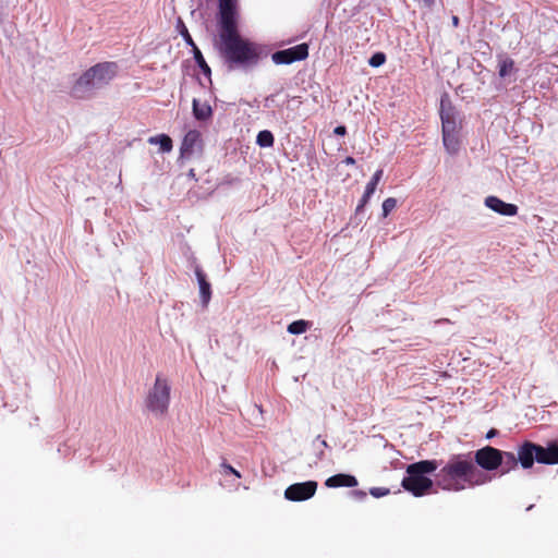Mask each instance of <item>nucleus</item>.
<instances>
[{"label":"nucleus","mask_w":558,"mask_h":558,"mask_svg":"<svg viewBox=\"0 0 558 558\" xmlns=\"http://www.w3.org/2000/svg\"><path fill=\"white\" fill-rule=\"evenodd\" d=\"M219 53L229 70H247L260 59V47L241 36L238 28L236 0H218Z\"/></svg>","instance_id":"obj_1"},{"label":"nucleus","mask_w":558,"mask_h":558,"mask_svg":"<svg viewBox=\"0 0 558 558\" xmlns=\"http://www.w3.org/2000/svg\"><path fill=\"white\" fill-rule=\"evenodd\" d=\"M490 478L478 470L469 454H454L436 474V484L444 490L460 492L484 485Z\"/></svg>","instance_id":"obj_2"},{"label":"nucleus","mask_w":558,"mask_h":558,"mask_svg":"<svg viewBox=\"0 0 558 558\" xmlns=\"http://www.w3.org/2000/svg\"><path fill=\"white\" fill-rule=\"evenodd\" d=\"M118 63L113 61H105L96 63L73 83L70 95L75 99H85L93 96L96 89H101L109 85L118 74Z\"/></svg>","instance_id":"obj_3"},{"label":"nucleus","mask_w":558,"mask_h":558,"mask_svg":"<svg viewBox=\"0 0 558 558\" xmlns=\"http://www.w3.org/2000/svg\"><path fill=\"white\" fill-rule=\"evenodd\" d=\"M436 460H422L408 465V476L402 480V487L415 497L426 495L433 487V481L425 474L433 473L437 470Z\"/></svg>","instance_id":"obj_4"},{"label":"nucleus","mask_w":558,"mask_h":558,"mask_svg":"<svg viewBox=\"0 0 558 558\" xmlns=\"http://www.w3.org/2000/svg\"><path fill=\"white\" fill-rule=\"evenodd\" d=\"M171 386L166 377L158 374L145 398V405L156 416H163L170 404Z\"/></svg>","instance_id":"obj_5"},{"label":"nucleus","mask_w":558,"mask_h":558,"mask_svg":"<svg viewBox=\"0 0 558 558\" xmlns=\"http://www.w3.org/2000/svg\"><path fill=\"white\" fill-rule=\"evenodd\" d=\"M501 450L492 446H485L474 453L475 465L486 471H495L502 463Z\"/></svg>","instance_id":"obj_6"},{"label":"nucleus","mask_w":558,"mask_h":558,"mask_svg":"<svg viewBox=\"0 0 558 558\" xmlns=\"http://www.w3.org/2000/svg\"><path fill=\"white\" fill-rule=\"evenodd\" d=\"M307 57L308 45L303 43L294 47L274 52L271 60L276 64H291L295 61L305 60Z\"/></svg>","instance_id":"obj_7"},{"label":"nucleus","mask_w":558,"mask_h":558,"mask_svg":"<svg viewBox=\"0 0 558 558\" xmlns=\"http://www.w3.org/2000/svg\"><path fill=\"white\" fill-rule=\"evenodd\" d=\"M317 486L315 481L292 484L286 488L284 498L290 501L307 500L315 495Z\"/></svg>","instance_id":"obj_8"},{"label":"nucleus","mask_w":558,"mask_h":558,"mask_svg":"<svg viewBox=\"0 0 558 558\" xmlns=\"http://www.w3.org/2000/svg\"><path fill=\"white\" fill-rule=\"evenodd\" d=\"M440 119L442 131H454L458 129L456 121V110L448 98H441Z\"/></svg>","instance_id":"obj_9"},{"label":"nucleus","mask_w":558,"mask_h":558,"mask_svg":"<svg viewBox=\"0 0 558 558\" xmlns=\"http://www.w3.org/2000/svg\"><path fill=\"white\" fill-rule=\"evenodd\" d=\"M535 450L536 444L529 440L519 446L517 456L523 469H531L534 465Z\"/></svg>","instance_id":"obj_10"},{"label":"nucleus","mask_w":558,"mask_h":558,"mask_svg":"<svg viewBox=\"0 0 558 558\" xmlns=\"http://www.w3.org/2000/svg\"><path fill=\"white\" fill-rule=\"evenodd\" d=\"M485 205L492 210L504 216H514L518 213V207L514 204L505 203L496 196L486 197Z\"/></svg>","instance_id":"obj_11"},{"label":"nucleus","mask_w":558,"mask_h":558,"mask_svg":"<svg viewBox=\"0 0 558 558\" xmlns=\"http://www.w3.org/2000/svg\"><path fill=\"white\" fill-rule=\"evenodd\" d=\"M201 133L197 130H190L183 137L181 144V155L190 156L194 153L195 148L201 146Z\"/></svg>","instance_id":"obj_12"},{"label":"nucleus","mask_w":558,"mask_h":558,"mask_svg":"<svg viewBox=\"0 0 558 558\" xmlns=\"http://www.w3.org/2000/svg\"><path fill=\"white\" fill-rule=\"evenodd\" d=\"M383 174H384V171L383 169H378L372 177L371 181L366 184V187H365V191H364V194L359 203V205L356 206V213H360L361 210H363V208L365 207V205L368 203L369 198L372 197V195L375 193L376 189H377V185L379 183V181L381 180L383 178Z\"/></svg>","instance_id":"obj_13"},{"label":"nucleus","mask_w":558,"mask_h":558,"mask_svg":"<svg viewBox=\"0 0 558 558\" xmlns=\"http://www.w3.org/2000/svg\"><path fill=\"white\" fill-rule=\"evenodd\" d=\"M195 276L199 286V294L202 299L203 306L206 307L211 298V288L210 283L206 279V275L202 270L201 267L195 268Z\"/></svg>","instance_id":"obj_14"},{"label":"nucleus","mask_w":558,"mask_h":558,"mask_svg":"<svg viewBox=\"0 0 558 558\" xmlns=\"http://www.w3.org/2000/svg\"><path fill=\"white\" fill-rule=\"evenodd\" d=\"M327 487H354L357 485V480L355 476L350 474H336L328 477L325 482Z\"/></svg>","instance_id":"obj_15"},{"label":"nucleus","mask_w":558,"mask_h":558,"mask_svg":"<svg viewBox=\"0 0 558 558\" xmlns=\"http://www.w3.org/2000/svg\"><path fill=\"white\" fill-rule=\"evenodd\" d=\"M442 142L447 151L451 155L459 150L458 129L454 131H442Z\"/></svg>","instance_id":"obj_16"},{"label":"nucleus","mask_w":558,"mask_h":558,"mask_svg":"<svg viewBox=\"0 0 558 558\" xmlns=\"http://www.w3.org/2000/svg\"><path fill=\"white\" fill-rule=\"evenodd\" d=\"M501 457L502 463L500 464V468L502 474L509 473L510 471L517 469L518 464H520L518 456H515L513 452L501 451Z\"/></svg>","instance_id":"obj_17"},{"label":"nucleus","mask_w":558,"mask_h":558,"mask_svg":"<svg viewBox=\"0 0 558 558\" xmlns=\"http://www.w3.org/2000/svg\"><path fill=\"white\" fill-rule=\"evenodd\" d=\"M193 114L199 121H206L213 114L211 107L207 104L201 105L196 99L193 100Z\"/></svg>","instance_id":"obj_18"},{"label":"nucleus","mask_w":558,"mask_h":558,"mask_svg":"<svg viewBox=\"0 0 558 558\" xmlns=\"http://www.w3.org/2000/svg\"><path fill=\"white\" fill-rule=\"evenodd\" d=\"M148 143L159 145L161 153H169L173 148L172 140L167 134H160L148 138Z\"/></svg>","instance_id":"obj_19"},{"label":"nucleus","mask_w":558,"mask_h":558,"mask_svg":"<svg viewBox=\"0 0 558 558\" xmlns=\"http://www.w3.org/2000/svg\"><path fill=\"white\" fill-rule=\"evenodd\" d=\"M514 72V61L507 56H499L498 58V74L500 77H506Z\"/></svg>","instance_id":"obj_20"},{"label":"nucleus","mask_w":558,"mask_h":558,"mask_svg":"<svg viewBox=\"0 0 558 558\" xmlns=\"http://www.w3.org/2000/svg\"><path fill=\"white\" fill-rule=\"evenodd\" d=\"M192 52H193V56H194V59H195V62L196 64L198 65V68L201 69L202 73L207 76V77H210L211 75V70L209 68V65L207 64L206 60L204 59L203 57V53L201 52V50L198 49L197 46H194L192 48Z\"/></svg>","instance_id":"obj_21"},{"label":"nucleus","mask_w":558,"mask_h":558,"mask_svg":"<svg viewBox=\"0 0 558 558\" xmlns=\"http://www.w3.org/2000/svg\"><path fill=\"white\" fill-rule=\"evenodd\" d=\"M179 34L183 37L186 45H189L191 48L196 46L195 41L193 40L187 27L185 26L183 20L181 17H178L177 25H175Z\"/></svg>","instance_id":"obj_22"},{"label":"nucleus","mask_w":558,"mask_h":558,"mask_svg":"<svg viewBox=\"0 0 558 558\" xmlns=\"http://www.w3.org/2000/svg\"><path fill=\"white\" fill-rule=\"evenodd\" d=\"M256 143L260 147H271L275 143L274 134L268 130L260 131L257 134Z\"/></svg>","instance_id":"obj_23"},{"label":"nucleus","mask_w":558,"mask_h":558,"mask_svg":"<svg viewBox=\"0 0 558 558\" xmlns=\"http://www.w3.org/2000/svg\"><path fill=\"white\" fill-rule=\"evenodd\" d=\"M307 327L308 323L303 319H300L291 323L288 326V331L292 335H301L307 330Z\"/></svg>","instance_id":"obj_24"},{"label":"nucleus","mask_w":558,"mask_h":558,"mask_svg":"<svg viewBox=\"0 0 558 558\" xmlns=\"http://www.w3.org/2000/svg\"><path fill=\"white\" fill-rule=\"evenodd\" d=\"M548 464H558V444H549L547 447Z\"/></svg>","instance_id":"obj_25"},{"label":"nucleus","mask_w":558,"mask_h":558,"mask_svg":"<svg viewBox=\"0 0 558 558\" xmlns=\"http://www.w3.org/2000/svg\"><path fill=\"white\" fill-rule=\"evenodd\" d=\"M535 461L543 464H548L547 447H543L536 444Z\"/></svg>","instance_id":"obj_26"},{"label":"nucleus","mask_w":558,"mask_h":558,"mask_svg":"<svg viewBox=\"0 0 558 558\" xmlns=\"http://www.w3.org/2000/svg\"><path fill=\"white\" fill-rule=\"evenodd\" d=\"M397 206V199L388 197L383 203V216L387 217Z\"/></svg>","instance_id":"obj_27"},{"label":"nucleus","mask_w":558,"mask_h":558,"mask_svg":"<svg viewBox=\"0 0 558 558\" xmlns=\"http://www.w3.org/2000/svg\"><path fill=\"white\" fill-rule=\"evenodd\" d=\"M385 62H386V54L384 52L374 53L368 61L369 65H372L374 68H378V66L383 65Z\"/></svg>","instance_id":"obj_28"},{"label":"nucleus","mask_w":558,"mask_h":558,"mask_svg":"<svg viewBox=\"0 0 558 558\" xmlns=\"http://www.w3.org/2000/svg\"><path fill=\"white\" fill-rule=\"evenodd\" d=\"M371 494L374 497L379 498V497L388 495L389 494V489L388 488H383V487H374V488L371 489Z\"/></svg>","instance_id":"obj_29"},{"label":"nucleus","mask_w":558,"mask_h":558,"mask_svg":"<svg viewBox=\"0 0 558 558\" xmlns=\"http://www.w3.org/2000/svg\"><path fill=\"white\" fill-rule=\"evenodd\" d=\"M221 466L223 468V470L226 471V473H229V474H232L234 475L235 477L240 478L241 477V473L235 470L232 465H230L229 463L227 462H223L221 464Z\"/></svg>","instance_id":"obj_30"},{"label":"nucleus","mask_w":558,"mask_h":558,"mask_svg":"<svg viewBox=\"0 0 558 558\" xmlns=\"http://www.w3.org/2000/svg\"><path fill=\"white\" fill-rule=\"evenodd\" d=\"M333 133H335L336 135L343 136V135H345V133H347V129H345V126H343V125H339V126H337V128L333 130Z\"/></svg>","instance_id":"obj_31"},{"label":"nucleus","mask_w":558,"mask_h":558,"mask_svg":"<svg viewBox=\"0 0 558 558\" xmlns=\"http://www.w3.org/2000/svg\"><path fill=\"white\" fill-rule=\"evenodd\" d=\"M497 434H498V430H497V429H495V428H492V429L486 434V438L490 439V438L495 437Z\"/></svg>","instance_id":"obj_32"},{"label":"nucleus","mask_w":558,"mask_h":558,"mask_svg":"<svg viewBox=\"0 0 558 558\" xmlns=\"http://www.w3.org/2000/svg\"><path fill=\"white\" fill-rule=\"evenodd\" d=\"M343 162H344L345 165H348V166H350V165H354V163H355V159H354L353 157H350V156H349V157H347V158L343 160Z\"/></svg>","instance_id":"obj_33"},{"label":"nucleus","mask_w":558,"mask_h":558,"mask_svg":"<svg viewBox=\"0 0 558 558\" xmlns=\"http://www.w3.org/2000/svg\"><path fill=\"white\" fill-rule=\"evenodd\" d=\"M353 494L360 498H364L366 496V494L362 490H354Z\"/></svg>","instance_id":"obj_34"},{"label":"nucleus","mask_w":558,"mask_h":558,"mask_svg":"<svg viewBox=\"0 0 558 558\" xmlns=\"http://www.w3.org/2000/svg\"><path fill=\"white\" fill-rule=\"evenodd\" d=\"M424 2V4L428 8H430L432 5H434L435 3V0H422Z\"/></svg>","instance_id":"obj_35"},{"label":"nucleus","mask_w":558,"mask_h":558,"mask_svg":"<svg viewBox=\"0 0 558 558\" xmlns=\"http://www.w3.org/2000/svg\"><path fill=\"white\" fill-rule=\"evenodd\" d=\"M459 22H460V20H459V17H458V16H456V15H454V16H452V25H453L454 27H457V26L459 25Z\"/></svg>","instance_id":"obj_36"}]
</instances>
